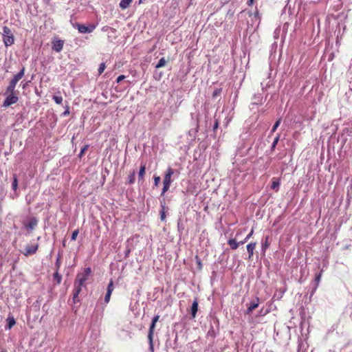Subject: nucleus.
I'll use <instances>...</instances> for the list:
<instances>
[{
  "instance_id": "1",
  "label": "nucleus",
  "mask_w": 352,
  "mask_h": 352,
  "mask_svg": "<svg viewBox=\"0 0 352 352\" xmlns=\"http://www.w3.org/2000/svg\"><path fill=\"white\" fill-rule=\"evenodd\" d=\"M24 72H25V68L23 67L22 69L17 74H16L14 76V78L10 80L9 85L8 86V87L6 89V94H8V93L13 94V93L16 92L15 89H14L16 85L24 76Z\"/></svg>"
},
{
  "instance_id": "2",
  "label": "nucleus",
  "mask_w": 352,
  "mask_h": 352,
  "mask_svg": "<svg viewBox=\"0 0 352 352\" xmlns=\"http://www.w3.org/2000/svg\"><path fill=\"white\" fill-rule=\"evenodd\" d=\"M159 318H160V316H158V315L155 316L153 318L152 322H151V324L150 325V327H149V329H148V341H149L150 349L151 350L152 352H153V339L154 329H155V324L158 321Z\"/></svg>"
},
{
  "instance_id": "3",
  "label": "nucleus",
  "mask_w": 352,
  "mask_h": 352,
  "mask_svg": "<svg viewBox=\"0 0 352 352\" xmlns=\"http://www.w3.org/2000/svg\"><path fill=\"white\" fill-rule=\"evenodd\" d=\"M91 273V268L87 267L83 273L78 274L74 282V285L82 286L84 283L87 280L88 276Z\"/></svg>"
},
{
  "instance_id": "4",
  "label": "nucleus",
  "mask_w": 352,
  "mask_h": 352,
  "mask_svg": "<svg viewBox=\"0 0 352 352\" xmlns=\"http://www.w3.org/2000/svg\"><path fill=\"white\" fill-rule=\"evenodd\" d=\"M6 94L8 95V96L6 97V98L5 99V100L3 103V107H8L10 105L17 102L19 98L16 96V92L13 93V94L8 93V94Z\"/></svg>"
},
{
  "instance_id": "5",
  "label": "nucleus",
  "mask_w": 352,
  "mask_h": 352,
  "mask_svg": "<svg viewBox=\"0 0 352 352\" xmlns=\"http://www.w3.org/2000/svg\"><path fill=\"white\" fill-rule=\"evenodd\" d=\"M72 25H73V26L74 28L78 29L79 32L83 33V34L90 33L95 28V26L94 25H89V26H86L84 24H80V23H73Z\"/></svg>"
},
{
  "instance_id": "6",
  "label": "nucleus",
  "mask_w": 352,
  "mask_h": 352,
  "mask_svg": "<svg viewBox=\"0 0 352 352\" xmlns=\"http://www.w3.org/2000/svg\"><path fill=\"white\" fill-rule=\"evenodd\" d=\"M38 248V245L36 244L35 245L26 246L25 248V252H23V254L25 256H29L31 254H34L36 253Z\"/></svg>"
},
{
  "instance_id": "7",
  "label": "nucleus",
  "mask_w": 352,
  "mask_h": 352,
  "mask_svg": "<svg viewBox=\"0 0 352 352\" xmlns=\"http://www.w3.org/2000/svg\"><path fill=\"white\" fill-rule=\"evenodd\" d=\"M259 299L258 298H256L254 300L250 302V306L248 307L246 314H251L252 311L258 307Z\"/></svg>"
},
{
  "instance_id": "8",
  "label": "nucleus",
  "mask_w": 352,
  "mask_h": 352,
  "mask_svg": "<svg viewBox=\"0 0 352 352\" xmlns=\"http://www.w3.org/2000/svg\"><path fill=\"white\" fill-rule=\"evenodd\" d=\"M82 286H79L78 285H74V292L73 294V302L74 303L78 302L80 301L78 298V295L81 292Z\"/></svg>"
},
{
  "instance_id": "9",
  "label": "nucleus",
  "mask_w": 352,
  "mask_h": 352,
  "mask_svg": "<svg viewBox=\"0 0 352 352\" xmlns=\"http://www.w3.org/2000/svg\"><path fill=\"white\" fill-rule=\"evenodd\" d=\"M63 41L62 40H57L54 42H53V46H52V49L57 52H60L62 50H63Z\"/></svg>"
},
{
  "instance_id": "10",
  "label": "nucleus",
  "mask_w": 352,
  "mask_h": 352,
  "mask_svg": "<svg viewBox=\"0 0 352 352\" xmlns=\"http://www.w3.org/2000/svg\"><path fill=\"white\" fill-rule=\"evenodd\" d=\"M3 41L6 46H10L14 43V36L12 34L10 36L3 34Z\"/></svg>"
},
{
  "instance_id": "11",
  "label": "nucleus",
  "mask_w": 352,
  "mask_h": 352,
  "mask_svg": "<svg viewBox=\"0 0 352 352\" xmlns=\"http://www.w3.org/2000/svg\"><path fill=\"white\" fill-rule=\"evenodd\" d=\"M174 173V170L171 168H168L164 178V182L171 183V177Z\"/></svg>"
},
{
  "instance_id": "12",
  "label": "nucleus",
  "mask_w": 352,
  "mask_h": 352,
  "mask_svg": "<svg viewBox=\"0 0 352 352\" xmlns=\"http://www.w3.org/2000/svg\"><path fill=\"white\" fill-rule=\"evenodd\" d=\"M197 310H198V300L197 298H195L192 302V306H191V314H192V318H195Z\"/></svg>"
},
{
  "instance_id": "13",
  "label": "nucleus",
  "mask_w": 352,
  "mask_h": 352,
  "mask_svg": "<svg viewBox=\"0 0 352 352\" xmlns=\"http://www.w3.org/2000/svg\"><path fill=\"white\" fill-rule=\"evenodd\" d=\"M36 224H37L36 219L32 218L30 219L28 224H26V228L30 230H32L34 228V227L36 226Z\"/></svg>"
},
{
  "instance_id": "14",
  "label": "nucleus",
  "mask_w": 352,
  "mask_h": 352,
  "mask_svg": "<svg viewBox=\"0 0 352 352\" xmlns=\"http://www.w3.org/2000/svg\"><path fill=\"white\" fill-rule=\"evenodd\" d=\"M256 243H250L247 245V250L249 254V258H250L254 254V250L256 248Z\"/></svg>"
},
{
  "instance_id": "15",
  "label": "nucleus",
  "mask_w": 352,
  "mask_h": 352,
  "mask_svg": "<svg viewBox=\"0 0 352 352\" xmlns=\"http://www.w3.org/2000/svg\"><path fill=\"white\" fill-rule=\"evenodd\" d=\"M232 250H236L239 247V243H237L235 239H230L228 241Z\"/></svg>"
},
{
  "instance_id": "16",
  "label": "nucleus",
  "mask_w": 352,
  "mask_h": 352,
  "mask_svg": "<svg viewBox=\"0 0 352 352\" xmlns=\"http://www.w3.org/2000/svg\"><path fill=\"white\" fill-rule=\"evenodd\" d=\"M132 1L133 0H122L120 3V7L124 10L130 6Z\"/></svg>"
},
{
  "instance_id": "17",
  "label": "nucleus",
  "mask_w": 352,
  "mask_h": 352,
  "mask_svg": "<svg viewBox=\"0 0 352 352\" xmlns=\"http://www.w3.org/2000/svg\"><path fill=\"white\" fill-rule=\"evenodd\" d=\"M145 171H146V166H145V164H142L140 166V168L139 174H138L139 180H143L144 175L145 174Z\"/></svg>"
},
{
  "instance_id": "18",
  "label": "nucleus",
  "mask_w": 352,
  "mask_h": 352,
  "mask_svg": "<svg viewBox=\"0 0 352 352\" xmlns=\"http://www.w3.org/2000/svg\"><path fill=\"white\" fill-rule=\"evenodd\" d=\"M166 63H167V60L165 59L164 57H162V58L160 59V60H159L158 63L156 65L155 67L156 68L162 67L165 66Z\"/></svg>"
},
{
  "instance_id": "19",
  "label": "nucleus",
  "mask_w": 352,
  "mask_h": 352,
  "mask_svg": "<svg viewBox=\"0 0 352 352\" xmlns=\"http://www.w3.org/2000/svg\"><path fill=\"white\" fill-rule=\"evenodd\" d=\"M279 185H280L279 181L278 179H274L272 186H271V188L276 191H278Z\"/></svg>"
},
{
  "instance_id": "20",
  "label": "nucleus",
  "mask_w": 352,
  "mask_h": 352,
  "mask_svg": "<svg viewBox=\"0 0 352 352\" xmlns=\"http://www.w3.org/2000/svg\"><path fill=\"white\" fill-rule=\"evenodd\" d=\"M15 323L16 322L14 318H8L7 327L8 329H11L15 324Z\"/></svg>"
},
{
  "instance_id": "21",
  "label": "nucleus",
  "mask_w": 352,
  "mask_h": 352,
  "mask_svg": "<svg viewBox=\"0 0 352 352\" xmlns=\"http://www.w3.org/2000/svg\"><path fill=\"white\" fill-rule=\"evenodd\" d=\"M61 279H62V276L61 275H60L58 272V271H56L54 274V280L56 281L57 284H60V282H61Z\"/></svg>"
},
{
  "instance_id": "22",
  "label": "nucleus",
  "mask_w": 352,
  "mask_h": 352,
  "mask_svg": "<svg viewBox=\"0 0 352 352\" xmlns=\"http://www.w3.org/2000/svg\"><path fill=\"white\" fill-rule=\"evenodd\" d=\"M135 171L133 170L131 175L129 176V184H132L135 182Z\"/></svg>"
},
{
  "instance_id": "23",
  "label": "nucleus",
  "mask_w": 352,
  "mask_h": 352,
  "mask_svg": "<svg viewBox=\"0 0 352 352\" xmlns=\"http://www.w3.org/2000/svg\"><path fill=\"white\" fill-rule=\"evenodd\" d=\"M163 183H164V187H163L161 195H164V194L169 189L170 185V184L168 183V182H163Z\"/></svg>"
},
{
  "instance_id": "24",
  "label": "nucleus",
  "mask_w": 352,
  "mask_h": 352,
  "mask_svg": "<svg viewBox=\"0 0 352 352\" xmlns=\"http://www.w3.org/2000/svg\"><path fill=\"white\" fill-rule=\"evenodd\" d=\"M269 237L266 236L265 242L262 244V249L263 250H265L270 245V243H268Z\"/></svg>"
},
{
  "instance_id": "25",
  "label": "nucleus",
  "mask_w": 352,
  "mask_h": 352,
  "mask_svg": "<svg viewBox=\"0 0 352 352\" xmlns=\"http://www.w3.org/2000/svg\"><path fill=\"white\" fill-rule=\"evenodd\" d=\"M113 290V280H111L108 285V287L107 289V292H108L109 294L112 293Z\"/></svg>"
},
{
  "instance_id": "26",
  "label": "nucleus",
  "mask_w": 352,
  "mask_h": 352,
  "mask_svg": "<svg viewBox=\"0 0 352 352\" xmlns=\"http://www.w3.org/2000/svg\"><path fill=\"white\" fill-rule=\"evenodd\" d=\"M53 99L57 104H60L63 102V98L61 96H54Z\"/></svg>"
},
{
  "instance_id": "27",
  "label": "nucleus",
  "mask_w": 352,
  "mask_h": 352,
  "mask_svg": "<svg viewBox=\"0 0 352 352\" xmlns=\"http://www.w3.org/2000/svg\"><path fill=\"white\" fill-rule=\"evenodd\" d=\"M17 178L16 177V175H14V179H13V182H12V188L14 190H16L17 188V186H18V183H17Z\"/></svg>"
},
{
  "instance_id": "28",
  "label": "nucleus",
  "mask_w": 352,
  "mask_h": 352,
  "mask_svg": "<svg viewBox=\"0 0 352 352\" xmlns=\"http://www.w3.org/2000/svg\"><path fill=\"white\" fill-rule=\"evenodd\" d=\"M105 69V64L104 63H102L98 68V74L100 75L104 72Z\"/></svg>"
},
{
  "instance_id": "29",
  "label": "nucleus",
  "mask_w": 352,
  "mask_h": 352,
  "mask_svg": "<svg viewBox=\"0 0 352 352\" xmlns=\"http://www.w3.org/2000/svg\"><path fill=\"white\" fill-rule=\"evenodd\" d=\"M78 230H75L72 234L71 239L72 241H75L78 236Z\"/></svg>"
},
{
  "instance_id": "30",
  "label": "nucleus",
  "mask_w": 352,
  "mask_h": 352,
  "mask_svg": "<svg viewBox=\"0 0 352 352\" xmlns=\"http://www.w3.org/2000/svg\"><path fill=\"white\" fill-rule=\"evenodd\" d=\"M280 121L281 120L280 119H278L276 122L275 124H274L273 127H272V132H274L277 127L280 125Z\"/></svg>"
},
{
  "instance_id": "31",
  "label": "nucleus",
  "mask_w": 352,
  "mask_h": 352,
  "mask_svg": "<svg viewBox=\"0 0 352 352\" xmlns=\"http://www.w3.org/2000/svg\"><path fill=\"white\" fill-rule=\"evenodd\" d=\"M3 34H7V35L10 36V34H12L10 28H8V27H4Z\"/></svg>"
},
{
  "instance_id": "32",
  "label": "nucleus",
  "mask_w": 352,
  "mask_h": 352,
  "mask_svg": "<svg viewBox=\"0 0 352 352\" xmlns=\"http://www.w3.org/2000/svg\"><path fill=\"white\" fill-rule=\"evenodd\" d=\"M221 92V89H217L214 91L212 93V97L216 98L217 96H219Z\"/></svg>"
},
{
  "instance_id": "33",
  "label": "nucleus",
  "mask_w": 352,
  "mask_h": 352,
  "mask_svg": "<svg viewBox=\"0 0 352 352\" xmlns=\"http://www.w3.org/2000/svg\"><path fill=\"white\" fill-rule=\"evenodd\" d=\"M280 135H278L274 140L272 145V149H274L276 147L278 140H279Z\"/></svg>"
},
{
  "instance_id": "34",
  "label": "nucleus",
  "mask_w": 352,
  "mask_h": 352,
  "mask_svg": "<svg viewBox=\"0 0 352 352\" xmlns=\"http://www.w3.org/2000/svg\"><path fill=\"white\" fill-rule=\"evenodd\" d=\"M60 265V255H58L57 257L56 261V267L57 270L59 269Z\"/></svg>"
},
{
  "instance_id": "35",
  "label": "nucleus",
  "mask_w": 352,
  "mask_h": 352,
  "mask_svg": "<svg viewBox=\"0 0 352 352\" xmlns=\"http://www.w3.org/2000/svg\"><path fill=\"white\" fill-rule=\"evenodd\" d=\"M111 295V293H109V294L108 292L106 293V295H105V297H104V302L106 303H108L109 302Z\"/></svg>"
},
{
  "instance_id": "36",
  "label": "nucleus",
  "mask_w": 352,
  "mask_h": 352,
  "mask_svg": "<svg viewBox=\"0 0 352 352\" xmlns=\"http://www.w3.org/2000/svg\"><path fill=\"white\" fill-rule=\"evenodd\" d=\"M88 147V145H85L83 148H82L80 153L79 154L80 157H81L85 153V152L87 150Z\"/></svg>"
},
{
  "instance_id": "37",
  "label": "nucleus",
  "mask_w": 352,
  "mask_h": 352,
  "mask_svg": "<svg viewBox=\"0 0 352 352\" xmlns=\"http://www.w3.org/2000/svg\"><path fill=\"white\" fill-rule=\"evenodd\" d=\"M160 218H161V220L162 221H164L165 219H166V215H165V212L164 210H162L160 213Z\"/></svg>"
},
{
  "instance_id": "38",
  "label": "nucleus",
  "mask_w": 352,
  "mask_h": 352,
  "mask_svg": "<svg viewBox=\"0 0 352 352\" xmlns=\"http://www.w3.org/2000/svg\"><path fill=\"white\" fill-rule=\"evenodd\" d=\"M125 78V76L124 75H121V76H119L118 78H117V82H121L122 80H124Z\"/></svg>"
},
{
  "instance_id": "39",
  "label": "nucleus",
  "mask_w": 352,
  "mask_h": 352,
  "mask_svg": "<svg viewBox=\"0 0 352 352\" xmlns=\"http://www.w3.org/2000/svg\"><path fill=\"white\" fill-rule=\"evenodd\" d=\"M218 126H219V122L217 120H216L214 122V126H213V131H215L217 129Z\"/></svg>"
},
{
  "instance_id": "40",
  "label": "nucleus",
  "mask_w": 352,
  "mask_h": 352,
  "mask_svg": "<svg viewBox=\"0 0 352 352\" xmlns=\"http://www.w3.org/2000/svg\"><path fill=\"white\" fill-rule=\"evenodd\" d=\"M154 181H155V185L157 186L159 182H160V177H154Z\"/></svg>"
},
{
  "instance_id": "41",
  "label": "nucleus",
  "mask_w": 352,
  "mask_h": 352,
  "mask_svg": "<svg viewBox=\"0 0 352 352\" xmlns=\"http://www.w3.org/2000/svg\"><path fill=\"white\" fill-rule=\"evenodd\" d=\"M69 114V107L67 108V109L63 113V116H66Z\"/></svg>"
},
{
  "instance_id": "42",
  "label": "nucleus",
  "mask_w": 352,
  "mask_h": 352,
  "mask_svg": "<svg viewBox=\"0 0 352 352\" xmlns=\"http://www.w3.org/2000/svg\"><path fill=\"white\" fill-rule=\"evenodd\" d=\"M252 234H253V230H252L251 232H250V234L245 237V241H247V240L251 237Z\"/></svg>"
},
{
  "instance_id": "43",
  "label": "nucleus",
  "mask_w": 352,
  "mask_h": 352,
  "mask_svg": "<svg viewBox=\"0 0 352 352\" xmlns=\"http://www.w3.org/2000/svg\"><path fill=\"white\" fill-rule=\"evenodd\" d=\"M254 0H249L248 1V6H252L254 3Z\"/></svg>"
},
{
  "instance_id": "44",
  "label": "nucleus",
  "mask_w": 352,
  "mask_h": 352,
  "mask_svg": "<svg viewBox=\"0 0 352 352\" xmlns=\"http://www.w3.org/2000/svg\"><path fill=\"white\" fill-rule=\"evenodd\" d=\"M197 264L199 265V268L201 269V261L200 260H198L197 261Z\"/></svg>"
},
{
  "instance_id": "45",
  "label": "nucleus",
  "mask_w": 352,
  "mask_h": 352,
  "mask_svg": "<svg viewBox=\"0 0 352 352\" xmlns=\"http://www.w3.org/2000/svg\"><path fill=\"white\" fill-rule=\"evenodd\" d=\"M245 242V240H244V241H239V242H238L237 243H239V245L240 244H243Z\"/></svg>"
},
{
  "instance_id": "46",
  "label": "nucleus",
  "mask_w": 352,
  "mask_h": 352,
  "mask_svg": "<svg viewBox=\"0 0 352 352\" xmlns=\"http://www.w3.org/2000/svg\"><path fill=\"white\" fill-rule=\"evenodd\" d=\"M63 245L64 247H65V246H66L65 241V240H64V241H63Z\"/></svg>"
},
{
  "instance_id": "47",
  "label": "nucleus",
  "mask_w": 352,
  "mask_h": 352,
  "mask_svg": "<svg viewBox=\"0 0 352 352\" xmlns=\"http://www.w3.org/2000/svg\"><path fill=\"white\" fill-rule=\"evenodd\" d=\"M3 352H6V351H3Z\"/></svg>"
}]
</instances>
